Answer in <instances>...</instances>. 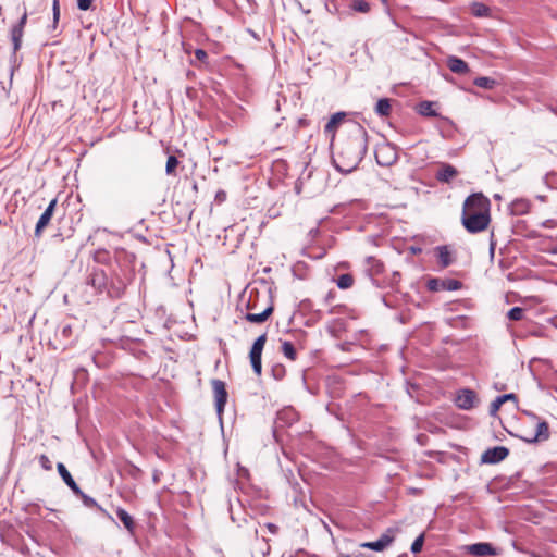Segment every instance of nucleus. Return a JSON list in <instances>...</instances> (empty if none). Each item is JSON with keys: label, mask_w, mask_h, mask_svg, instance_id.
<instances>
[{"label": "nucleus", "mask_w": 557, "mask_h": 557, "mask_svg": "<svg viewBox=\"0 0 557 557\" xmlns=\"http://www.w3.org/2000/svg\"><path fill=\"white\" fill-rule=\"evenodd\" d=\"M368 149V133L357 122H351L347 136L339 143L336 154L333 156V163L337 171L351 173L362 161Z\"/></svg>", "instance_id": "nucleus-1"}, {"label": "nucleus", "mask_w": 557, "mask_h": 557, "mask_svg": "<svg viewBox=\"0 0 557 557\" xmlns=\"http://www.w3.org/2000/svg\"><path fill=\"white\" fill-rule=\"evenodd\" d=\"M491 201L482 193L468 196L463 202L461 223L471 234L483 232L491 222Z\"/></svg>", "instance_id": "nucleus-2"}, {"label": "nucleus", "mask_w": 557, "mask_h": 557, "mask_svg": "<svg viewBox=\"0 0 557 557\" xmlns=\"http://www.w3.org/2000/svg\"><path fill=\"white\" fill-rule=\"evenodd\" d=\"M524 414L528 416L533 422H535L536 431L535 433H530L528 435L517 436L529 444L547 441L550 436L548 423L545 420H541L535 413L531 411H524Z\"/></svg>", "instance_id": "nucleus-3"}, {"label": "nucleus", "mask_w": 557, "mask_h": 557, "mask_svg": "<svg viewBox=\"0 0 557 557\" xmlns=\"http://www.w3.org/2000/svg\"><path fill=\"white\" fill-rule=\"evenodd\" d=\"M108 283L109 274L99 267L92 268L86 278V284L94 288L95 294L108 295Z\"/></svg>", "instance_id": "nucleus-4"}, {"label": "nucleus", "mask_w": 557, "mask_h": 557, "mask_svg": "<svg viewBox=\"0 0 557 557\" xmlns=\"http://www.w3.org/2000/svg\"><path fill=\"white\" fill-rule=\"evenodd\" d=\"M375 160L381 166H391L398 160V152L394 145L385 143L375 148Z\"/></svg>", "instance_id": "nucleus-5"}, {"label": "nucleus", "mask_w": 557, "mask_h": 557, "mask_svg": "<svg viewBox=\"0 0 557 557\" xmlns=\"http://www.w3.org/2000/svg\"><path fill=\"white\" fill-rule=\"evenodd\" d=\"M267 343V333L261 334L259 337L256 338L253 342L250 352H249V359L250 364L252 368V371L257 375H261L262 373V361L261 356L264 348V345Z\"/></svg>", "instance_id": "nucleus-6"}, {"label": "nucleus", "mask_w": 557, "mask_h": 557, "mask_svg": "<svg viewBox=\"0 0 557 557\" xmlns=\"http://www.w3.org/2000/svg\"><path fill=\"white\" fill-rule=\"evenodd\" d=\"M211 386L214 395L216 413L221 419L225 404L227 403L228 393L226 391L225 383L219 379H213L211 381Z\"/></svg>", "instance_id": "nucleus-7"}, {"label": "nucleus", "mask_w": 557, "mask_h": 557, "mask_svg": "<svg viewBox=\"0 0 557 557\" xmlns=\"http://www.w3.org/2000/svg\"><path fill=\"white\" fill-rule=\"evenodd\" d=\"M461 286L462 283L455 278L431 277L426 282V287L430 292L458 290Z\"/></svg>", "instance_id": "nucleus-8"}, {"label": "nucleus", "mask_w": 557, "mask_h": 557, "mask_svg": "<svg viewBox=\"0 0 557 557\" xmlns=\"http://www.w3.org/2000/svg\"><path fill=\"white\" fill-rule=\"evenodd\" d=\"M127 282L116 271H112L109 274L108 283V296L110 298H120L125 293Z\"/></svg>", "instance_id": "nucleus-9"}, {"label": "nucleus", "mask_w": 557, "mask_h": 557, "mask_svg": "<svg viewBox=\"0 0 557 557\" xmlns=\"http://www.w3.org/2000/svg\"><path fill=\"white\" fill-rule=\"evenodd\" d=\"M479 403L478 395L473 389L462 388L457 392L455 405L462 410H471Z\"/></svg>", "instance_id": "nucleus-10"}, {"label": "nucleus", "mask_w": 557, "mask_h": 557, "mask_svg": "<svg viewBox=\"0 0 557 557\" xmlns=\"http://www.w3.org/2000/svg\"><path fill=\"white\" fill-rule=\"evenodd\" d=\"M395 541V530L393 528H388L376 541L373 542H363L360 544V547L383 552L393 542Z\"/></svg>", "instance_id": "nucleus-11"}, {"label": "nucleus", "mask_w": 557, "mask_h": 557, "mask_svg": "<svg viewBox=\"0 0 557 557\" xmlns=\"http://www.w3.org/2000/svg\"><path fill=\"white\" fill-rule=\"evenodd\" d=\"M255 308H256V305L252 304V300H251V297H250L249 300H248V304H247V309L249 310V312H247L244 315V319L246 321H248L250 323H255V324H261V323L265 322L268 320V318L272 314L273 310H274V307H273L272 304L267 306L259 313L251 312V310H253Z\"/></svg>", "instance_id": "nucleus-12"}, {"label": "nucleus", "mask_w": 557, "mask_h": 557, "mask_svg": "<svg viewBox=\"0 0 557 557\" xmlns=\"http://www.w3.org/2000/svg\"><path fill=\"white\" fill-rule=\"evenodd\" d=\"M509 455V449L505 446H496L486 449L481 456L482 463L495 465L503 461Z\"/></svg>", "instance_id": "nucleus-13"}, {"label": "nucleus", "mask_w": 557, "mask_h": 557, "mask_svg": "<svg viewBox=\"0 0 557 557\" xmlns=\"http://www.w3.org/2000/svg\"><path fill=\"white\" fill-rule=\"evenodd\" d=\"M27 23V12L24 10L21 18L16 24H14L11 28V40L13 42L14 52L18 51L22 47V38L24 35V28Z\"/></svg>", "instance_id": "nucleus-14"}, {"label": "nucleus", "mask_w": 557, "mask_h": 557, "mask_svg": "<svg viewBox=\"0 0 557 557\" xmlns=\"http://www.w3.org/2000/svg\"><path fill=\"white\" fill-rule=\"evenodd\" d=\"M57 206V199H52L46 210L40 215L36 227H35V236L39 238L41 236V233L44 228L50 223L51 218L53 215L54 209Z\"/></svg>", "instance_id": "nucleus-15"}, {"label": "nucleus", "mask_w": 557, "mask_h": 557, "mask_svg": "<svg viewBox=\"0 0 557 557\" xmlns=\"http://www.w3.org/2000/svg\"><path fill=\"white\" fill-rule=\"evenodd\" d=\"M467 552L472 556H493L496 554L495 548L490 543H475L467 546Z\"/></svg>", "instance_id": "nucleus-16"}, {"label": "nucleus", "mask_w": 557, "mask_h": 557, "mask_svg": "<svg viewBox=\"0 0 557 557\" xmlns=\"http://www.w3.org/2000/svg\"><path fill=\"white\" fill-rule=\"evenodd\" d=\"M458 175L457 169L449 164V163H443L440 170L437 171L435 177L437 181L442 183H450L453 178H455Z\"/></svg>", "instance_id": "nucleus-17"}, {"label": "nucleus", "mask_w": 557, "mask_h": 557, "mask_svg": "<svg viewBox=\"0 0 557 557\" xmlns=\"http://www.w3.org/2000/svg\"><path fill=\"white\" fill-rule=\"evenodd\" d=\"M57 469H58V472H59L60 476L62 478L64 483L71 488V491L74 494H82V490L76 484V482L72 478L71 473L69 472V470L66 469V467L62 462H59L57 465Z\"/></svg>", "instance_id": "nucleus-18"}, {"label": "nucleus", "mask_w": 557, "mask_h": 557, "mask_svg": "<svg viewBox=\"0 0 557 557\" xmlns=\"http://www.w3.org/2000/svg\"><path fill=\"white\" fill-rule=\"evenodd\" d=\"M448 69L456 74H466L469 72V66L462 59L451 55L447 59Z\"/></svg>", "instance_id": "nucleus-19"}, {"label": "nucleus", "mask_w": 557, "mask_h": 557, "mask_svg": "<svg viewBox=\"0 0 557 557\" xmlns=\"http://www.w3.org/2000/svg\"><path fill=\"white\" fill-rule=\"evenodd\" d=\"M345 117H346L345 112H337V113L333 114L331 116V119L329 120V122L324 126V133L326 135H331L332 137H334L338 125L344 121Z\"/></svg>", "instance_id": "nucleus-20"}, {"label": "nucleus", "mask_w": 557, "mask_h": 557, "mask_svg": "<svg viewBox=\"0 0 557 557\" xmlns=\"http://www.w3.org/2000/svg\"><path fill=\"white\" fill-rule=\"evenodd\" d=\"M435 252L442 268H447L453 263L451 252L447 246H437Z\"/></svg>", "instance_id": "nucleus-21"}, {"label": "nucleus", "mask_w": 557, "mask_h": 557, "mask_svg": "<svg viewBox=\"0 0 557 557\" xmlns=\"http://www.w3.org/2000/svg\"><path fill=\"white\" fill-rule=\"evenodd\" d=\"M384 270V264L381 260L376 259L375 257H368L366 259V271L369 273V275H377L381 274Z\"/></svg>", "instance_id": "nucleus-22"}, {"label": "nucleus", "mask_w": 557, "mask_h": 557, "mask_svg": "<svg viewBox=\"0 0 557 557\" xmlns=\"http://www.w3.org/2000/svg\"><path fill=\"white\" fill-rule=\"evenodd\" d=\"M435 104L436 103L432 102V101H426V100L421 101L417 107V111L419 114H421L423 116L435 117L438 115V113L434 109Z\"/></svg>", "instance_id": "nucleus-23"}, {"label": "nucleus", "mask_w": 557, "mask_h": 557, "mask_svg": "<svg viewBox=\"0 0 557 557\" xmlns=\"http://www.w3.org/2000/svg\"><path fill=\"white\" fill-rule=\"evenodd\" d=\"M116 516L122 521L124 527L129 531L131 533L135 530V521L133 517L123 508L119 507L116 509Z\"/></svg>", "instance_id": "nucleus-24"}, {"label": "nucleus", "mask_w": 557, "mask_h": 557, "mask_svg": "<svg viewBox=\"0 0 557 557\" xmlns=\"http://www.w3.org/2000/svg\"><path fill=\"white\" fill-rule=\"evenodd\" d=\"M374 111L380 116H388L392 111L391 99H388V98L379 99L375 104Z\"/></svg>", "instance_id": "nucleus-25"}, {"label": "nucleus", "mask_w": 557, "mask_h": 557, "mask_svg": "<svg viewBox=\"0 0 557 557\" xmlns=\"http://www.w3.org/2000/svg\"><path fill=\"white\" fill-rule=\"evenodd\" d=\"M473 83L475 86L487 90L495 88L497 85V82L494 78L487 76L476 77Z\"/></svg>", "instance_id": "nucleus-26"}, {"label": "nucleus", "mask_w": 557, "mask_h": 557, "mask_svg": "<svg viewBox=\"0 0 557 557\" xmlns=\"http://www.w3.org/2000/svg\"><path fill=\"white\" fill-rule=\"evenodd\" d=\"M282 352L289 360L294 361L297 358V351L293 345V343L285 341L282 344Z\"/></svg>", "instance_id": "nucleus-27"}, {"label": "nucleus", "mask_w": 557, "mask_h": 557, "mask_svg": "<svg viewBox=\"0 0 557 557\" xmlns=\"http://www.w3.org/2000/svg\"><path fill=\"white\" fill-rule=\"evenodd\" d=\"M349 8L359 13H368L371 9L370 4L364 0H352Z\"/></svg>", "instance_id": "nucleus-28"}, {"label": "nucleus", "mask_w": 557, "mask_h": 557, "mask_svg": "<svg viewBox=\"0 0 557 557\" xmlns=\"http://www.w3.org/2000/svg\"><path fill=\"white\" fill-rule=\"evenodd\" d=\"M472 13L474 16L484 17L490 15V8L483 3L475 2L472 4Z\"/></svg>", "instance_id": "nucleus-29"}, {"label": "nucleus", "mask_w": 557, "mask_h": 557, "mask_svg": "<svg viewBox=\"0 0 557 557\" xmlns=\"http://www.w3.org/2000/svg\"><path fill=\"white\" fill-rule=\"evenodd\" d=\"M336 284L338 286V288L341 289H347L349 287L352 286L354 284V277L351 274H342L338 276V278L336 280Z\"/></svg>", "instance_id": "nucleus-30"}, {"label": "nucleus", "mask_w": 557, "mask_h": 557, "mask_svg": "<svg viewBox=\"0 0 557 557\" xmlns=\"http://www.w3.org/2000/svg\"><path fill=\"white\" fill-rule=\"evenodd\" d=\"M324 7L329 13L336 14L339 18H343L345 15L344 12L339 11L336 0H325Z\"/></svg>", "instance_id": "nucleus-31"}, {"label": "nucleus", "mask_w": 557, "mask_h": 557, "mask_svg": "<svg viewBox=\"0 0 557 557\" xmlns=\"http://www.w3.org/2000/svg\"><path fill=\"white\" fill-rule=\"evenodd\" d=\"M178 160L175 156H169L165 164V173L168 175H175V170L178 165Z\"/></svg>", "instance_id": "nucleus-32"}, {"label": "nucleus", "mask_w": 557, "mask_h": 557, "mask_svg": "<svg viewBox=\"0 0 557 557\" xmlns=\"http://www.w3.org/2000/svg\"><path fill=\"white\" fill-rule=\"evenodd\" d=\"M524 310L520 307H513L507 312V318L511 321H520L523 318Z\"/></svg>", "instance_id": "nucleus-33"}, {"label": "nucleus", "mask_w": 557, "mask_h": 557, "mask_svg": "<svg viewBox=\"0 0 557 557\" xmlns=\"http://www.w3.org/2000/svg\"><path fill=\"white\" fill-rule=\"evenodd\" d=\"M271 373L275 380L280 381L286 375V369L282 364H275L272 367Z\"/></svg>", "instance_id": "nucleus-34"}, {"label": "nucleus", "mask_w": 557, "mask_h": 557, "mask_svg": "<svg viewBox=\"0 0 557 557\" xmlns=\"http://www.w3.org/2000/svg\"><path fill=\"white\" fill-rule=\"evenodd\" d=\"M423 543H424V534H420L414 541L413 543L411 544V552L413 554H418L421 552L422 547H423Z\"/></svg>", "instance_id": "nucleus-35"}, {"label": "nucleus", "mask_w": 557, "mask_h": 557, "mask_svg": "<svg viewBox=\"0 0 557 557\" xmlns=\"http://www.w3.org/2000/svg\"><path fill=\"white\" fill-rule=\"evenodd\" d=\"M75 495L77 497H79L82 499V502L84 503V505L87 507L91 508V507L98 506L97 502L92 497L86 495L83 491H82V494H75Z\"/></svg>", "instance_id": "nucleus-36"}, {"label": "nucleus", "mask_w": 557, "mask_h": 557, "mask_svg": "<svg viewBox=\"0 0 557 557\" xmlns=\"http://www.w3.org/2000/svg\"><path fill=\"white\" fill-rule=\"evenodd\" d=\"M52 13H53V28L57 27L59 20H60V5L59 0H53L52 3Z\"/></svg>", "instance_id": "nucleus-37"}, {"label": "nucleus", "mask_w": 557, "mask_h": 557, "mask_svg": "<svg viewBox=\"0 0 557 557\" xmlns=\"http://www.w3.org/2000/svg\"><path fill=\"white\" fill-rule=\"evenodd\" d=\"M38 460L42 469L47 471H50L52 469V462L47 455H40Z\"/></svg>", "instance_id": "nucleus-38"}, {"label": "nucleus", "mask_w": 557, "mask_h": 557, "mask_svg": "<svg viewBox=\"0 0 557 557\" xmlns=\"http://www.w3.org/2000/svg\"><path fill=\"white\" fill-rule=\"evenodd\" d=\"M503 404L504 403H502V400L497 396L490 405V414L492 417H495Z\"/></svg>", "instance_id": "nucleus-39"}, {"label": "nucleus", "mask_w": 557, "mask_h": 557, "mask_svg": "<svg viewBox=\"0 0 557 557\" xmlns=\"http://www.w3.org/2000/svg\"><path fill=\"white\" fill-rule=\"evenodd\" d=\"M73 330L70 324H65L61 327L60 334L64 339H69L72 336Z\"/></svg>", "instance_id": "nucleus-40"}, {"label": "nucleus", "mask_w": 557, "mask_h": 557, "mask_svg": "<svg viewBox=\"0 0 557 557\" xmlns=\"http://www.w3.org/2000/svg\"><path fill=\"white\" fill-rule=\"evenodd\" d=\"M94 0H77V7L82 11H87L90 9Z\"/></svg>", "instance_id": "nucleus-41"}, {"label": "nucleus", "mask_w": 557, "mask_h": 557, "mask_svg": "<svg viewBox=\"0 0 557 557\" xmlns=\"http://www.w3.org/2000/svg\"><path fill=\"white\" fill-rule=\"evenodd\" d=\"M195 58L200 62H205L208 59V53L203 49H197L195 51Z\"/></svg>", "instance_id": "nucleus-42"}, {"label": "nucleus", "mask_w": 557, "mask_h": 557, "mask_svg": "<svg viewBox=\"0 0 557 557\" xmlns=\"http://www.w3.org/2000/svg\"><path fill=\"white\" fill-rule=\"evenodd\" d=\"M498 398L502 400V403H506L508 400H512L516 403L518 401V398H517L516 394H513V393L500 395V396H498Z\"/></svg>", "instance_id": "nucleus-43"}, {"label": "nucleus", "mask_w": 557, "mask_h": 557, "mask_svg": "<svg viewBox=\"0 0 557 557\" xmlns=\"http://www.w3.org/2000/svg\"><path fill=\"white\" fill-rule=\"evenodd\" d=\"M226 196H227L226 191L220 189V190L216 191L214 200L218 203H222V202H224L226 200Z\"/></svg>", "instance_id": "nucleus-44"}, {"label": "nucleus", "mask_w": 557, "mask_h": 557, "mask_svg": "<svg viewBox=\"0 0 557 557\" xmlns=\"http://www.w3.org/2000/svg\"><path fill=\"white\" fill-rule=\"evenodd\" d=\"M542 226H543V227H547V228L555 227V226H557V221H556V220H554V219L545 220V221L542 223Z\"/></svg>", "instance_id": "nucleus-45"}, {"label": "nucleus", "mask_w": 557, "mask_h": 557, "mask_svg": "<svg viewBox=\"0 0 557 557\" xmlns=\"http://www.w3.org/2000/svg\"><path fill=\"white\" fill-rule=\"evenodd\" d=\"M496 242L494 240V233L491 234L490 252L494 255Z\"/></svg>", "instance_id": "nucleus-46"}, {"label": "nucleus", "mask_w": 557, "mask_h": 557, "mask_svg": "<svg viewBox=\"0 0 557 557\" xmlns=\"http://www.w3.org/2000/svg\"><path fill=\"white\" fill-rule=\"evenodd\" d=\"M335 297V292L334 290H330L326 296H325V301L326 302H331Z\"/></svg>", "instance_id": "nucleus-47"}, {"label": "nucleus", "mask_w": 557, "mask_h": 557, "mask_svg": "<svg viewBox=\"0 0 557 557\" xmlns=\"http://www.w3.org/2000/svg\"><path fill=\"white\" fill-rule=\"evenodd\" d=\"M269 528H270V530H274V529H276V527H275V525H273V524H269Z\"/></svg>", "instance_id": "nucleus-48"}, {"label": "nucleus", "mask_w": 557, "mask_h": 557, "mask_svg": "<svg viewBox=\"0 0 557 557\" xmlns=\"http://www.w3.org/2000/svg\"><path fill=\"white\" fill-rule=\"evenodd\" d=\"M338 557H350V556L347 554H341Z\"/></svg>", "instance_id": "nucleus-49"}, {"label": "nucleus", "mask_w": 557, "mask_h": 557, "mask_svg": "<svg viewBox=\"0 0 557 557\" xmlns=\"http://www.w3.org/2000/svg\"><path fill=\"white\" fill-rule=\"evenodd\" d=\"M398 557H407V555H406V554H404V555H399Z\"/></svg>", "instance_id": "nucleus-50"}, {"label": "nucleus", "mask_w": 557, "mask_h": 557, "mask_svg": "<svg viewBox=\"0 0 557 557\" xmlns=\"http://www.w3.org/2000/svg\"><path fill=\"white\" fill-rule=\"evenodd\" d=\"M382 2H384V3H385V2H387V0H382Z\"/></svg>", "instance_id": "nucleus-51"}]
</instances>
